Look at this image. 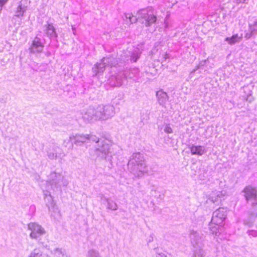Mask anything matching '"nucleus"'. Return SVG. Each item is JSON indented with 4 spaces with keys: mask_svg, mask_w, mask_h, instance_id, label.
<instances>
[{
    "mask_svg": "<svg viewBox=\"0 0 257 257\" xmlns=\"http://www.w3.org/2000/svg\"><path fill=\"white\" fill-rule=\"evenodd\" d=\"M225 217V211L223 209H219L214 212L209 224V227L213 233H219V229L224 224Z\"/></svg>",
    "mask_w": 257,
    "mask_h": 257,
    "instance_id": "f257e3e1",
    "label": "nucleus"
},
{
    "mask_svg": "<svg viewBox=\"0 0 257 257\" xmlns=\"http://www.w3.org/2000/svg\"><path fill=\"white\" fill-rule=\"evenodd\" d=\"M142 19L144 20L143 23H144L147 27L155 23L157 21V18L153 11L149 10L144 11L142 13Z\"/></svg>",
    "mask_w": 257,
    "mask_h": 257,
    "instance_id": "f03ea898",
    "label": "nucleus"
},
{
    "mask_svg": "<svg viewBox=\"0 0 257 257\" xmlns=\"http://www.w3.org/2000/svg\"><path fill=\"white\" fill-rule=\"evenodd\" d=\"M30 230H31L30 236L32 238H37L45 233L44 229L39 224L35 223H30L28 225Z\"/></svg>",
    "mask_w": 257,
    "mask_h": 257,
    "instance_id": "7ed1b4c3",
    "label": "nucleus"
},
{
    "mask_svg": "<svg viewBox=\"0 0 257 257\" xmlns=\"http://www.w3.org/2000/svg\"><path fill=\"white\" fill-rule=\"evenodd\" d=\"M245 198L247 200L255 199L256 197V190L251 186H246L244 189Z\"/></svg>",
    "mask_w": 257,
    "mask_h": 257,
    "instance_id": "20e7f679",
    "label": "nucleus"
},
{
    "mask_svg": "<svg viewBox=\"0 0 257 257\" xmlns=\"http://www.w3.org/2000/svg\"><path fill=\"white\" fill-rule=\"evenodd\" d=\"M191 154L193 155H202L204 153V149L201 146H192L190 148Z\"/></svg>",
    "mask_w": 257,
    "mask_h": 257,
    "instance_id": "39448f33",
    "label": "nucleus"
},
{
    "mask_svg": "<svg viewBox=\"0 0 257 257\" xmlns=\"http://www.w3.org/2000/svg\"><path fill=\"white\" fill-rule=\"evenodd\" d=\"M241 39V36H239L238 34L233 35L231 37H227L225 40L230 45H233L237 42H238Z\"/></svg>",
    "mask_w": 257,
    "mask_h": 257,
    "instance_id": "423d86ee",
    "label": "nucleus"
},
{
    "mask_svg": "<svg viewBox=\"0 0 257 257\" xmlns=\"http://www.w3.org/2000/svg\"><path fill=\"white\" fill-rule=\"evenodd\" d=\"M47 33L48 35H49L51 37H57V34L55 30V28L54 27L51 25L48 24L47 27Z\"/></svg>",
    "mask_w": 257,
    "mask_h": 257,
    "instance_id": "0eeeda50",
    "label": "nucleus"
},
{
    "mask_svg": "<svg viewBox=\"0 0 257 257\" xmlns=\"http://www.w3.org/2000/svg\"><path fill=\"white\" fill-rule=\"evenodd\" d=\"M125 18L127 20L128 22L131 24L135 23L137 21V18L136 16H134L132 13L125 14Z\"/></svg>",
    "mask_w": 257,
    "mask_h": 257,
    "instance_id": "6e6552de",
    "label": "nucleus"
},
{
    "mask_svg": "<svg viewBox=\"0 0 257 257\" xmlns=\"http://www.w3.org/2000/svg\"><path fill=\"white\" fill-rule=\"evenodd\" d=\"M43 45L42 43L39 40H34L32 44V49L34 51L35 49L41 48L42 49Z\"/></svg>",
    "mask_w": 257,
    "mask_h": 257,
    "instance_id": "1a4fd4ad",
    "label": "nucleus"
},
{
    "mask_svg": "<svg viewBox=\"0 0 257 257\" xmlns=\"http://www.w3.org/2000/svg\"><path fill=\"white\" fill-rule=\"evenodd\" d=\"M165 131L166 133H168V134L172 133V128H171L170 127H169V126H167V127H166L165 128Z\"/></svg>",
    "mask_w": 257,
    "mask_h": 257,
    "instance_id": "9d476101",
    "label": "nucleus"
},
{
    "mask_svg": "<svg viewBox=\"0 0 257 257\" xmlns=\"http://www.w3.org/2000/svg\"><path fill=\"white\" fill-rule=\"evenodd\" d=\"M8 0H0V6L2 7L3 5H4Z\"/></svg>",
    "mask_w": 257,
    "mask_h": 257,
    "instance_id": "9b49d317",
    "label": "nucleus"
},
{
    "mask_svg": "<svg viewBox=\"0 0 257 257\" xmlns=\"http://www.w3.org/2000/svg\"><path fill=\"white\" fill-rule=\"evenodd\" d=\"M30 257H42L41 255L39 254L38 253H36L34 254H32Z\"/></svg>",
    "mask_w": 257,
    "mask_h": 257,
    "instance_id": "f8f14e48",
    "label": "nucleus"
},
{
    "mask_svg": "<svg viewBox=\"0 0 257 257\" xmlns=\"http://www.w3.org/2000/svg\"><path fill=\"white\" fill-rule=\"evenodd\" d=\"M254 25L257 26V21L254 23Z\"/></svg>",
    "mask_w": 257,
    "mask_h": 257,
    "instance_id": "ddd939ff",
    "label": "nucleus"
}]
</instances>
